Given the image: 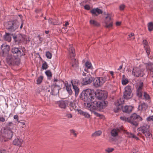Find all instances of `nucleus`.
<instances>
[{"instance_id":"1","label":"nucleus","mask_w":153,"mask_h":153,"mask_svg":"<svg viewBox=\"0 0 153 153\" xmlns=\"http://www.w3.org/2000/svg\"><path fill=\"white\" fill-rule=\"evenodd\" d=\"M85 104L86 108L90 111L95 110L100 111L102 109L105 108L106 106V103L105 101H94L89 103H85Z\"/></svg>"},{"instance_id":"2","label":"nucleus","mask_w":153,"mask_h":153,"mask_svg":"<svg viewBox=\"0 0 153 153\" xmlns=\"http://www.w3.org/2000/svg\"><path fill=\"white\" fill-rule=\"evenodd\" d=\"M96 94L93 90L87 89L83 90L82 93L81 98L84 101H90L95 97Z\"/></svg>"},{"instance_id":"3","label":"nucleus","mask_w":153,"mask_h":153,"mask_svg":"<svg viewBox=\"0 0 153 153\" xmlns=\"http://www.w3.org/2000/svg\"><path fill=\"white\" fill-rule=\"evenodd\" d=\"M120 119L125 122H129L135 126H137L139 121L142 120V118L135 113L132 114L128 118L125 116L121 117Z\"/></svg>"},{"instance_id":"4","label":"nucleus","mask_w":153,"mask_h":153,"mask_svg":"<svg viewBox=\"0 0 153 153\" xmlns=\"http://www.w3.org/2000/svg\"><path fill=\"white\" fill-rule=\"evenodd\" d=\"M110 79V76L108 74L94 78V85L96 87H99L102 85L107 80Z\"/></svg>"},{"instance_id":"5","label":"nucleus","mask_w":153,"mask_h":153,"mask_svg":"<svg viewBox=\"0 0 153 153\" xmlns=\"http://www.w3.org/2000/svg\"><path fill=\"white\" fill-rule=\"evenodd\" d=\"M6 29L9 31L14 32L18 28L19 26V23L17 20H14L9 21L5 24Z\"/></svg>"},{"instance_id":"6","label":"nucleus","mask_w":153,"mask_h":153,"mask_svg":"<svg viewBox=\"0 0 153 153\" xmlns=\"http://www.w3.org/2000/svg\"><path fill=\"white\" fill-rule=\"evenodd\" d=\"M7 62L11 64L18 65L20 62L19 57L14 54L9 55L7 56Z\"/></svg>"},{"instance_id":"7","label":"nucleus","mask_w":153,"mask_h":153,"mask_svg":"<svg viewBox=\"0 0 153 153\" xmlns=\"http://www.w3.org/2000/svg\"><path fill=\"white\" fill-rule=\"evenodd\" d=\"M25 51L24 48H20L15 47L12 48L11 51L13 54H15L16 56L20 57L25 55Z\"/></svg>"},{"instance_id":"8","label":"nucleus","mask_w":153,"mask_h":153,"mask_svg":"<svg viewBox=\"0 0 153 153\" xmlns=\"http://www.w3.org/2000/svg\"><path fill=\"white\" fill-rule=\"evenodd\" d=\"M144 70L142 67H134L132 71V74L134 76L138 77L140 76H143V73Z\"/></svg>"},{"instance_id":"9","label":"nucleus","mask_w":153,"mask_h":153,"mask_svg":"<svg viewBox=\"0 0 153 153\" xmlns=\"http://www.w3.org/2000/svg\"><path fill=\"white\" fill-rule=\"evenodd\" d=\"M132 91V88L131 86H126L125 88V91L123 93L124 98L127 99L131 98L133 96Z\"/></svg>"},{"instance_id":"10","label":"nucleus","mask_w":153,"mask_h":153,"mask_svg":"<svg viewBox=\"0 0 153 153\" xmlns=\"http://www.w3.org/2000/svg\"><path fill=\"white\" fill-rule=\"evenodd\" d=\"M69 55L71 58L73 60L72 62L74 61V63H72V66L74 67H77L78 66V63L76 59H74L75 56V50L74 48L71 47L69 50Z\"/></svg>"},{"instance_id":"11","label":"nucleus","mask_w":153,"mask_h":153,"mask_svg":"<svg viewBox=\"0 0 153 153\" xmlns=\"http://www.w3.org/2000/svg\"><path fill=\"white\" fill-rule=\"evenodd\" d=\"M97 98L100 100H105L107 97V93L106 91L101 90H98L97 93L95 94Z\"/></svg>"},{"instance_id":"12","label":"nucleus","mask_w":153,"mask_h":153,"mask_svg":"<svg viewBox=\"0 0 153 153\" xmlns=\"http://www.w3.org/2000/svg\"><path fill=\"white\" fill-rule=\"evenodd\" d=\"M105 27L108 28L112 27L113 21L111 18V15L110 14H107L105 20Z\"/></svg>"},{"instance_id":"13","label":"nucleus","mask_w":153,"mask_h":153,"mask_svg":"<svg viewBox=\"0 0 153 153\" xmlns=\"http://www.w3.org/2000/svg\"><path fill=\"white\" fill-rule=\"evenodd\" d=\"M13 38L15 42H17L18 43L22 40L21 38H22L24 41L25 42H27L29 41V38L27 36L25 35L22 36L21 34H19L17 36L14 35L13 36Z\"/></svg>"},{"instance_id":"14","label":"nucleus","mask_w":153,"mask_h":153,"mask_svg":"<svg viewBox=\"0 0 153 153\" xmlns=\"http://www.w3.org/2000/svg\"><path fill=\"white\" fill-rule=\"evenodd\" d=\"M143 85L142 82H140L136 85V94L137 96L139 98L141 97L142 96Z\"/></svg>"},{"instance_id":"15","label":"nucleus","mask_w":153,"mask_h":153,"mask_svg":"<svg viewBox=\"0 0 153 153\" xmlns=\"http://www.w3.org/2000/svg\"><path fill=\"white\" fill-rule=\"evenodd\" d=\"M1 48L2 51V53L1 55L4 56L5 54L7 53L10 50V46L6 44H3L1 46Z\"/></svg>"},{"instance_id":"16","label":"nucleus","mask_w":153,"mask_h":153,"mask_svg":"<svg viewBox=\"0 0 153 153\" xmlns=\"http://www.w3.org/2000/svg\"><path fill=\"white\" fill-rule=\"evenodd\" d=\"M124 103V100L123 98H120L115 103V105L117 107L116 109H114V111L117 112L120 109V106Z\"/></svg>"},{"instance_id":"17","label":"nucleus","mask_w":153,"mask_h":153,"mask_svg":"<svg viewBox=\"0 0 153 153\" xmlns=\"http://www.w3.org/2000/svg\"><path fill=\"white\" fill-rule=\"evenodd\" d=\"M118 133L128 134L126 131L124 130L122 128L113 129L112 130L111 134H118Z\"/></svg>"},{"instance_id":"18","label":"nucleus","mask_w":153,"mask_h":153,"mask_svg":"<svg viewBox=\"0 0 153 153\" xmlns=\"http://www.w3.org/2000/svg\"><path fill=\"white\" fill-rule=\"evenodd\" d=\"M51 93L53 95H57L59 93V90L61 89L60 86H56L52 85L51 87Z\"/></svg>"},{"instance_id":"19","label":"nucleus","mask_w":153,"mask_h":153,"mask_svg":"<svg viewBox=\"0 0 153 153\" xmlns=\"http://www.w3.org/2000/svg\"><path fill=\"white\" fill-rule=\"evenodd\" d=\"M94 80V78L89 75L82 79V83L84 85H86L90 83Z\"/></svg>"},{"instance_id":"20","label":"nucleus","mask_w":153,"mask_h":153,"mask_svg":"<svg viewBox=\"0 0 153 153\" xmlns=\"http://www.w3.org/2000/svg\"><path fill=\"white\" fill-rule=\"evenodd\" d=\"M13 134H0V140L3 142H5L8 140L11 139Z\"/></svg>"},{"instance_id":"21","label":"nucleus","mask_w":153,"mask_h":153,"mask_svg":"<svg viewBox=\"0 0 153 153\" xmlns=\"http://www.w3.org/2000/svg\"><path fill=\"white\" fill-rule=\"evenodd\" d=\"M149 126L146 124H145L143 126L138 129V131H140L141 132L145 134L148 133L149 132Z\"/></svg>"},{"instance_id":"22","label":"nucleus","mask_w":153,"mask_h":153,"mask_svg":"<svg viewBox=\"0 0 153 153\" xmlns=\"http://www.w3.org/2000/svg\"><path fill=\"white\" fill-rule=\"evenodd\" d=\"M23 142V140L20 137H17L13 141V144L15 146H21Z\"/></svg>"},{"instance_id":"23","label":"nucleus","mask_w":153,"mask_h":153,"mask_svg":"<svg viewBox=\"0 0 153 153\" xmlns=\"http://www.w3.org/2000/svg\"><path fill=\"white\" fill-rule=\"evenodd\" d=\"M85 68L84 69V71H83L82 75L83 76H85L86 74L88 72V70L91 69L92 67L91 64L89 62H86L85 64Z\"/></svg>"},{"instance_id":"24","label":"nucleus","mask_w":153,"mask_h":153,"mask_svg":"<svg viewBox=\"0 0 153 153\" xmlns=\"http://www.w3.org/2000/svg\"><path fill=\"white\" fill-rule=\"evenodd\" d=\"M122 111L126 113H129L131 112L132 110L133 107L131 106L126 105L121 107Z\"/></svg>"},{"instance_id":"25","label":"nucleus","mask_w":153,"mask_h":153,"mask_svg":"<svg viewBox=\"0 0 153 153\" xmlns=\"http://www.w3.org/2000/svg\"><path fill=\"white\" fill-rule=\"evenodd\" d=\"M78 112V113L80 114L81 115L83 116L85 118H89L90 117V115L88 113L83 111L82 110L80 109H77L76 110Z\"/></svg>"},{"instance_id":"26","label":"nucleus","mask_w":153,"mask_h":153,"mask_svg":"<svg viewBox=\"0 0 153 153\" xmlns=\"http://www.w3.org/2000/svg\"><path fill=\"white\" fill-rule=\"evenodd\" d=\"M91 12L93 15L97 16L99 14L102 13V11L97 8L92 9L91 11Z\"/></svg>"},{"instance_id":"27","label":"nucleus","mask_w":153,"mask_h":153,"mask_svg":"<svg viewBox=\"0 0 153 153\" xmlns=\"http://www.w3.org/2000/svg\"><path fill=\"white\" fill-rule=\"evenodd\" d=\"M147 69L149 71L150 75L152 78H153V64H148L146 66Z\"/></svg>"},{"instance_id":"28","label":"nucleus","mask_w":153,"mask_h":153,"mask_svg":"<svg viewBox=\"0 0 153 153\" xmlns=\"http://www.w3.org/2000/svg\"><path fill=\"white\" fill-rule=\"evenodd\" d=\"M75 82L76 81H74V80H71V83L72 85L73 89H74L75 93V95L77 96L79 94V89L78 87L76 86V85H75V83L74 82Z\"/></svg>"},{"instance_id":"29","label":"nucleus","mask_w":153,"mask_h":153,"mask_svg":"<svg viewBox=\"0 0 153 153\" xmlns=\"http://www.w3.org/2000/svg\"><path fill=\"white\" fill-rule=\"evenodd\" d=\"M65 86L66 87V90L68 94L70 95H71L72 93V91L71 89V85L69 84L67 81H66L65 82Z\"/></svg>"},{"instance_id":"30","label":"nucleus","mask_w":153,"mask_h":153,"mask_svg":"<svg viewBox=\"0 0 153 153\" xmlns=\"http://www.w3.org/2000/svg\"><path fill=\"white\" fill-rule=\"evenodd\" d=\"M4 39L5 41L10 42L11 40V37L10 34L6 33L4 36Z\"/></svg>"},{"instance_id":"31","label":"nucleus","mask_w":153,"mask_h":153,"mask_svg":"<svg viewBox=\"0 0 153 153\" xmlns=\"http://www.w3.org/2000/svg\"><path fill=\"white\" fill-rule=\"evenodd\" d=\"M148 107L147 104L144 103H142L138 106V109L140 110H145Z\"/></svg>"},{"instance_id":"32","label":"nucleus","mask_w":153,"mask_h":153,"mask_svg":"<svg viewBox=\"0 0 153 153\" xmlns=\"http://www.w3.org/2000/svg\"><path fill=\"white\" fill-rule=\"evenodd\" d=\"M58 104L59 107L62 108H65L66 107V102L61 101H59L58 103Z\"/></svg>"},{"instance_id":"33","label":"nucleus","mask_w":153,"mask_h":153,"mask_svg":"<svg viewBox=\"0 0 153 153\" xmlns=\"http://www.w3.org/2000/svg\"><path fill=\"white\" fill-rule=\"evenodd\" d=\"M90 23L94 26L98 27L99 25V23L97 21L93 19H91L90 21Z\"/></svg>"},{"instance_id":"34","label":"nucleus","mask_w":153,"mask_h":153,"mask_svg":"<svg viewBox=\"0 0 153 153\" xmlns=\"http://www.w3.org/2000/svg\"><path fill=\"white\" fill-rule=\"evenodd\" d=\"M118 134H110L109 136V140L110 141H115L117 137Z\"/></svg>"},{"instance_id":"35","label":"nucleus","mask_w":153,"mask_h":153,"mask_svg":"<svg viewBox=\"0 0 153 153\" xmlns=\"http://www.w3.org/2000/svg\"><path fill=\"white\" fill-rule=\"evenodd\" d=\"M148 30L150 31L153 30V22H149L148 25Z\"/></svg>"},{"instance_id":"36","label":"nucleus","mask_w":153,"mask_h":153,"mask_svg":"<svg viewBox=\"0 0 153 153\" xmlns=\"http://www.w3.org/2000/svg\"><path fill=\"white\" fill-rule=\"evenodd\" d=\"M54 81L55 82L54 83L53 85H56V86H60V85L61 84V82L60 81L57 79H55Z\"/></svg>"},{"instance_id":"37","label":"nucleus","mask_w":153,"mask_h":153,"mask_svg":"<svg viewBox=\"0 0 153 153\" xmlns=\"http://www.w3.org/2000/svg\"><path fill=\"white\" fill-rule=\"evenodd\" d=\"M43 77L42 76H39L37 80V83L40 84L42 82Z\"/></svg>"},{"instance_id":"38","label":"nucleus","mask_w":153,"mask_h":153,"mask_svg":"<svg viewBox=\"0 0 153 153\" xmlns=\"http://www.w3.org/2000/svg\"><path fill=\"white\" fill-rule=\"evenodd\" d=\"M128 137L129 138H134L136 140H139V137L135 134H128Z\"/></svg>"},{"instance_id":"39","label":"nucleus","mask_w":153,"mask_h":153,"mask_svg":"<svg viewBox=\"0 0 153 153\" xmlns=\"http://www.w3.org/2000/svg\"><path fill=\"white\" fill-rule=\"evenodd\" d=\"M128 82V81L127 79H122V83L123 85H126Z\"/></svg>"},{"instance_id":"40","label":"nucleus","mask_w":153,"mask_h":153,"mask_svg":"<svg viewBox=\"0 0 153 153\" xmlns=\"http://www.w3.org/2000/svg\"><path fill=\"white\" fill-rule=\"evenodd\" d=\"M46 56L49 59H51L52 58V54L49 51H47L46 52Z\"/></svg>"},{"instance_id":"41","label":"nucleus","mask_w":153,"mask_h":153,"mask_svg":"<svg viewBox=\"0 0 153 153\" xmlns=\"http://www.w3.org/2000/svg\"><path fill=\"white\" fill-rule=\"evenodd\" d=\"M48 65L47 63L46 62H45L42 65V68L43 69H46L48 68Z\"/></svg>"},{"instance_id":"42","label":"nucleus","mask_w":153,"mask_h":153,"mask_svg":"<svg viewBox=\"0 0 153 153\" xmlns=\"http://www.w3.org/2000/svg\"><path fill=\"white\" fill-rule=\"evenodd\" d=\"M148 56L150 54V49L149 46L144 48Z\"/></svg>"},{"instance_id":"43","label":"nucleus","mask_w":153,"mask_h":153,"mask_svg":"<svg viewBox=\"0 0 153 153\" xmlns=\"http://www.w3.org/2000/svg\"><path fill=\"white\" fill-rule=\"evenodd\" d=\"M45 73L49 77L52 76V74H51V71H50L48 70V71H46L45 72Z\"/></svg>"},{"instance_id":"44","label":"nucleus","mask_w":153,"mask_h":153,"mask_svg":"<svg viewBox=\"0 0 153 153\" xmlns=\"http://www.w3.org/2000/svg\"><path fill=\"white\" fill-rule=\"evenodd\" d=\"M119 7L120 10L122 11L124 9L125 7V6L124 4H122L120 5Z\"/></svg>"},{"instance_id":"45","label":"nucleus","mask_w":153,"mask_h":153,"mask_svg":"<svg viewBox=\"0 0 153 153\" xmlns=\"http://www.w3.org/2000/svg\"><path fill=\"white\" fill-rule=\"evenodd\" d=\"M143 44L144 45V48L149 46L148 43L146 40H144L143 41Z\"/></svg>"},{"instance_id":"46","label":"nucleus","mask_w":153,"mask_h":153,"mask_svg":"<svg viewBox=\"0 0 153 153\" xmlns=\"http://www.w3.org/2000/svg\"><path fill=\"white\" fill-rule=\"evenodd\" d=\"M143 96L146 100H148L150 98L149 95L145 92L144 93Z\"/></svg>"},{"instance_id":"47","label":"nucleus","mask_w":153,"mask_h":153,"mask_svg":"<svg viewBox=\"0 0 153 153\" xmlns=\"http://www.w3.org/2000/svg\"><path fill=\"white\" fill-rule=\"evenodd\" d=\"M94 110H93L92 111H91L92 112V113L96 116L99 117H101L102 115L96 112L95 111H94Z\"/></svg>"},{"instance_id":"48","label":"nucleus","mask_w":153,"mask_h":153,"mask_svg":"<svg viewBox=\"0 0 153 153\" xmlns=\"http://www.w3.org/2000/svg\"><path fill=\"white\" fill-rule=\"evenodd\" d=\"M114 150L113 148H108L105 150V151L108 153L111 152Z\"/></svg>"},{"instance_id":"49","label":"nucleus","mask_w":153,"mask_h":153,"mask_svg":"<svg viewBox=\"0 0 153 153\" xmlns=\"http://www.w3.org/2000/svg\"><path fill=\"white\" fill-rule=\"evenodd\" d=\"M147 120L148 121H153V116H150L147 118Z\"/></svg>"},{"instance_id":"50","label":"nucleus","mask_w":153,"mask_h":153,"mask_svg":"<svg viewBox=\"0 0 153 153\" xmlns=\"http://www.w3.org/2000/svg\"><path fill=\"white\" fill-rule=\"evenodd\" d=\"M65 117L68 118H70L72 117V115L70 113L67 114L66 115Z\"/></svg>"},{"instance_id":"51","label":"nucleus","mask_w":153,"mask_h":153,"mask_svg":"<svg viewBox=\"0 0 153 153\" xmlns=\"http://www.w3.org/2000/svg\"><path fill=\"white\" fill-rule=\"evenodd\" d=\"M5 121L4 118L3 117H0V122H4Z\"/></svg>"},{"instance_id":"52","label":"nucleus","mask_w":153,"mask_h":153,"mask_svg":"<svg viewBox=\"0 0 153 153\" xmlns=\"http://www.w3.org/2000/svg\"><path fill=\"white\" fill-rule=\"evenodd\" d=\"M53 19L51 18H50L48 20V22L49 24L54 25V24L53 23Z\"/></svg>"},{"instance_id":"53","label":"nucleus","mask_w":153,"mask_h":153,"mask_svg":"<svg viewBox=\"0 0 153 153\" xmlns=\"http://www.w3.org/2000/svg\"><path fill=\"white\" fill-rule=\"evenodd\" d=\"M6 152V150L3 148H0V153H5Z\"/></svg>"},{"instance_id":"54","label":"nucleus","mask_w":153,"mask_h":153,"mask_svg":"<svg viewBox=\"0 0 153 153\" xmlns=\"http://www.w3.org/2000/svg\"><path fill=\"white\" fill-rule=\"evenodd\" d=\"M84 8L87 10H89L90 9V7L88 5H86L84 6Z\"/></svg>"},{"instance_id":"55","label":"nucleus","mask_w":153,"mask_h":153,"mask_svg":"<svg viewBox=\"0 0 153 153\" xmlns=\"http://www.w3.org/2000/svg\"><path fill=\"white\" fill-rule=\"evenodd\" d=\"M13 118L15 119H16L17 122H19V121H18V117L17 115H14L13 117Z\"/></svg>"},{"instance_id":"56","label":"nucleus","mask_w":153,"mask_h":153,"mask_svg":"<svg viewBox=\"0 0 153 153\" xmlns=\"http://www.w3.org/2000/svg\"><path fill=\"white\" fill-rule=\"evenodd\" d=\"M110 74H111L112 77V78H114V72L113 71H110L109 72Z\"/></svg>"},{"instance_id":"57","label":"nucleus","mask_w":153,"mask_h":153,"mask_svg":"<svg viewBox=\"0 0 153 153\" xmlns=\"http://www.w3.org/2000/svg\"><path fill=\"white\" fill-rule=\"evenodd\" d=\"M100 134H92L91 137L93 138H95L97 136H99Z\"/></svg>"},{"instance_id":"58","label":"nucleus","mask_w":153,"mask_h":153,"mask_svg":"<svg viewBox=\"0 0 153 153\" xmlns=\"http://www.w3.org/2000/svg\"><path fill=\"white\" fill-rule=\"evenodd\" d=\"M70 133L72 134H76L75 131L73 130H70Z\"/></svg>"},{"instance_id":"59","label":"nucleus","mask_w":153,"mask_h":153,"mask_svg":"<svg viewBox=\"0 0 153 153\" xmlns=\"http://www.w3.org/2000/svg\"><path fill=\"white\" fill-rule=\"evenodd\" d=\"M102 133V132L100 131H96L95 132V133L94 134H101Z\"/></svg>"},{"instance_id":"60","label":"nucleus","mask_w":153,"mask_h":153,"mask_svg":"<svg viewBox=\"0 0 153 153\" xmlns=\"http://www.w3.org/2000/svg\"><path fill=\"white\" fill-rule=\"evenodd\" d=\"M13 125V123L12 122H9L7 124V125L9 126H11Z\"/></svg>"},{"instance_id":"61","label":"nucleus","mask_w":153,"mask_h":153,"mask_svg":"<svg viewBox=\"0 0 153 153\" xmlns=\"http://www.w3.org/2000/svg\"><path fill=\"white\" fill-rule=\"evenodd\" d=\"M131 153H138V152L136 150L133 149Z\"/></svg>"},{"instance_id":"62","label":"nucleus","mask_w":153,"mask_h":153,"mask_svg":"<svg viewBox=\"0 0 153 153\" xmlns=\"http://www.w3.org/2000/svg\"><path fill=\"white\" fill-rule=\"evenodd\" d=\"M121 24V22H117L116 23V25L117 26H120Z\"/></svg>"},{"instance_id":"63","label":"nucleus","mask_w":153,"mask_h":153,"mask_svg":"<svg viewBox=\"0 0 153 153\" xmlns=\"http://www.w3.org/2000/svg\"><path fill=\"white\" fill-rule=\"evenodd\" d=\"M134 34L133 33H131L130 34H129L128 36L129 37H131V36H134Z\"/></svg>"},{"instance_id":"64","label":"nucleus","mask_w":153,"mask_h":153,"mask_svg":"<svg viewBox=\"0 0 153 153\" xmlns=\"http://www.w3.org/2000/svg\"><path fill=\"white\" fill-rule=\"evenodd\" d=\"M38 37H39V40L42 42V38L41 37H40V36L39 35L38 36Z\"/></svg>"}]
</instances>
